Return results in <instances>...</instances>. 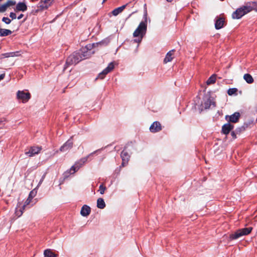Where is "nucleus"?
<instances>
[{"label":"nucleus","instance_id":"nucleus-1","mask_svg":"<svg viewBox=\"0 0 257 257\" xmlns=\"http://www.w3.org/2000/svg\"><path fill=\"white\" fill-rule=\"evenodd\" d=\"M90 56V52L85 49L74 52L67 58L64 69L69 65H76L81 60L89 58Z\"/></svg>","mask_w":257,"mask_h":257},{"label":"nucleus","instance_id":"nucleus-2","mask_svg":"<svg viewBox=\"0 0 257 257\" xmlns=\"http://www.w3.org/2000/svg\"><path fill=\"white\" fill-rule=\"evenodd\" d=\"M147 22H141L138 28L135 31L133 34L134 37H138V39H135V41L137 43L141 42L144 35L146 34L147 31Z\"/></svg>","mask_w":257,"mask_h":257},{"label":"nucleus","instance_id":"nucleus-3","mask_svg":"<svg viewBox=\"0 0 257 257\" xmlns=\"http://www.w3.org/2000/svg\"><path fill=\"white\" fill-rule=\"evenodd\" d=\"M252 10L251 6H244L237 9L232 15L233 19H239Z\"/></svg>","mask_w":257,"mask_h":257},{"label":"nucleus","instance_id":"nucleus-4","mask_svg":"<svg viewBox=\"0 0 257 257\" xmlns=\"http://www.w3.org/2000/svg\"><path fill=\"white\" fill-rule=\"evenodd\" d=\"M252 227L244 228L237 230L234 233L230 235L231 239H236L243 235H246L250 233Z\"/></svg>","mask_w":257,"mask_h":257},{"label":"nucleus","instance_id":"nucleus-5","mask_svg":"<svg viewBox=\"0 0 257 257\" xmlns=\"http://www.w3.org/2000/svg\"><path fill=\"white\" fill-rule=\"evenodd\" d=\"M17 98L22 100L23 103H26L31 98V94L29 92H25L24 91L19 90L17 94Z\"/></svg>","mask_w":257,"mask_h":257},{"label":"nucleus","instance_id":"nucleus-6","mask_svg":"<svg viewBox=\"0 0 257 257\" xmlns=\"http://www.w3.org/2000/svg\"><path fill=\"white\" fill-rule=\"evenodd\" d=\"M41 150V147L33 146L30 147L28 151L25 152V154L31 157L39 154Z\"/></svg>","mask_w":257,"mask_h":257},{"label":"nucleus","instance_id":"nucleus-7","mask_svg":"<svg viewBox=\"0 0 257 257\" xmlns=\"http://www.w3.org/2000/svg\"><path fill=\"white\" fill-rule=\"evenodd\" d=\"M114 65L113 62L110 63L107 67L104 69L101 72H100L98 76V78L102 79L104 78L105 75L112 71L114 68Z\"/></svg>","mask_w":257,"mask_h":257},{"label":"nucleus","instance_id":"nucleus-8","mask_svg":"<svg viewBox=\"0 0 257 257\" xmlns=\"http://www.w3.org/2000/svg\"><path fill=\"white\" fill-rule=\"evenodd\" d=\"M240 116L239 112H235L231 115H226L225 118L229 122L236 123L238 121Z\"/></svg>","mask_w":257,"mask_h":257},{"label":"nucleus","instance_id":"nucleus-9","mask_svg":"<svg viewBox=\"0 0 257 257\" xmlns=\"http://www.w3.org/2000/svg\"><path fill=\"white\" fill-rule=\"evenodd\" d=\"M162 125L160 122L155 121L150 127V132L153 133L159 132L162 130Z\"/></svg>","mask_w":257,"mask_h":257},{"label":"nucleus","instance_id":"nucleus-10","mask_svg":"<svg viewBox=\"0 0 257 257\" xmlns=\"http://www.w3.org/2000/svg\"><path fill=\"white\" fill-rule=\"evenodd\" d=\"M52 1L53 0H41L39 3L38 8L41 10H46L51 5Z\"/></svg>","mask_w":257,"mask_h":257},{"label":"nucleus","instance_id":"nucleus-11","mask_svg":"<svg viewBox=\"0 0 257 257\" xmlns=\"http://www.w3.org/2000/svg\"><path fill=\"white\" fill-rule=\"evenodd\" d=\"M121 158L122 161L121 166L124 167L126 165V164H127L130 158V156L125 150H123L121 153Z\"/></svg>","mask_w":257,"mask_h":257},{"label":"nucleus","instance_id":"nucleus-12","mask_svg":"<svg viewBox=\"0 0 257 257\" xmlns=\"http://www.w3.org/2000/svg\"><path fill=\"white\" fill-rule=\"evenodd\" d=\"M73 141L71 139L68 140L60 149L61 152H66L72 148Z\"/></svg>","mask_w":257,"mask_h":257},{"label":"nucleus","instance_id":"nucleus-13","mask_svg":"<svg viewBox=\"0 0 257 257\" xmlns=\"http://www.w3.org/2000/svg\"><path fill=\"white\" fill-rule=\"evenodd\" d=\"M233 128V125L230 123H227L224 124L222 127V133L225 135H228L229 132Z\"/></svg>","mask_w":257,"mask_h":257},{"label":"nucleus","instance_id":"nucleus-14","mask_svg":"<svg viewBox=\"0 0 257 257\" xmlns=\"http://www.w3.org/2000/svg\"><path fill=\"white\" fill-rule=\"evenodd\" d=\"M90 207L86 205H84L81 208L80 213L83 216H87L90 214Z\"/></svg>","mask_w":257,"mask_h":257},{"label":"nucleus","instance_id":"nucleus-15","mask_svg":"<svg viewBox=\"0 0 257 257\" xmlns=\"http://www.w3.org/2000/svg\"><path fill=\"white\" fill-rule=\"evenodd\" d=\"M174 50H172L168 52L166 55V57L164 60V63L171 62L174 58Z\"/></svg>","mask_w":257,"mask_h":257},{"label":"nucleus","instance_id":"nucleus-16","mask_svg":"<svg viewBox=\"0 0 257 257\" xmlns=\"http://www.w3.org/2000/svg\"><path fill=\"white\" fill-rule=\"evenodd\" d=\"M27 10V6L25 3L20 2L17 4L15 9L16 11L25 12Z\"/></svg>","mask_w":257,"mask_h":257},{"label":"nucleus","instance_id":"nucleus-17","mask_svg":"<svg viewBox=\"0 0 257 257\" xmlns=\"http://www.w3.org/2000/svg\"><path fill=\"white\" fill-rule=\"evenodd\" d=\"M94 153L95 152L89 154L88 156L81 159L79 161L76 162L75 165H76L77 167H78V169H79L80 167H81L84 164V163L87 161L88 157L93 154H94Z\"/></svg>","mask_w":257,"mask_h":257},{"label":"nucleus","instance_id":"nucleus-18","mask_svg":"<svg viewBox=\"0 0 257 257\" xmlns=\"http://www.w3.org/2000/svg\"><path fill=\"white\" fill-rule=\"evenodd\" d=\"M224 23V20L222 18H219L216 20L215 27L218 30L223 27Z\"/></svg>","mask_w":257,"mask_h":257},{"label":"nucleus","instance_id":"nucleus-19","mask_svg":"<svg viewBox=\"0 0 257 257\" xmlns=\"http://www.w3.org/2000/svg\"><path fill=\"white\" fill-rule=\"evenodd\" d=\"M125 7L126 5H123L121 7L115 9L112 11V14L114 16H116L123 11V10L125 9Z\"/></svg>","mask_w":257,"mask_h":257},{"label":"nucleus","instance_id":"nucleus-20","mask_svg":"<svg viewBox=\"0 0 257 257\" xmlns=\"http://www.w3.org/2000/svg\"><path fill=\"white\" fill-rule=\"evenodd\" d=\"M12 32L8 29H1L0 28V36L5 37L11 35Z\"/></svg>","mask_w":257,"mask_h":257},{"label":"nucleus","instance_id":"nucleus-21","mask_svg":"<svg viewBox=\"0 0 257 257\" xmlns=\"http://www.w3.org/2000/svg\"><path fill=\"white\" fill-rule=\"evenodd\" d=\"M97 207L100 209H103L105 207V203L102 198H99L97 199Z\"/></svg>","mask_w":257,"mask_h":257},{"label":"nucleus","instance_id":"nucleus-22","mask_svg":"<svg viewBox=\"0 0 257 257\" xmlns=\"http://www.w3.org/2000/svg\"><path fill=\"white\" fill-rule=\"evenodd\" d=\"M243 79L245 81L249 84H251L253 82V79L251 75L249 74L246 73L243 76Z\"/></svg>","mask_w":257,"mask_h":257},{"label":"nucleus","instance_id":"nucleus-23","mask_svg":"<svg viewBox=\"0 0 257 257\" xmlns=\"http://www.w3.org/2000/svg\"><path fill=\"white\" fill-rule=\"evenodd\" d=\"M216 75L215 74L212 75L207 80L206 84L209 85L214 84L216 81Z\"/></svg>","mask_w":257,"mask_h":257},{"label":"nucleus","instance_id":"nucleus-24","mask_svg":"<svg viewBox=\"0 0 257 257\" xmlns=\"http://www.w3.org/2000/svg\"><path fill=\"white\" fill-rule=\"evenodd\" d=\"M44 255L46 257H57V254L53 252L50 249H47L44 251Z\"/></svg>","mask_w":257,"mask_h":257},{"label":"nucleus","instance_id":"nucleus-25","mask_svg":"<svg viewBox=\"0 0 257 257\" xmlns=\"http://www.w3.org/2000/svg\"><path fill=\"white\" fill-rule=\"evenodd\" d=\"M211 105H215V103L210 98L208 99L204 103V107L206 109L209 108Z\"/></svg>","mask_w":257,"mask_h":257},{"label":"nucleus","instance_id":"nucleus-26","mask_svg":"<svg viewBox=\"0 0 257 257\" xmlns=\"http://www.w3.org/2000/svg\"><path fill=\"white\" fill-rule=\"evenodd\" d=\"M14 56L15 53L14 52L4 53L1 55L0 59H3L4 58H8L10 57H14Z\"/></svg>","mask_w":257,"mask_h":257},{"label":"nucleus","instance_id":"nucleus-27","mask_svg":"<svg viewBox=\"0 0 257 257\" xmlns=\"http://www.w3.org/2000/svg\"><path fill=\"white\" fill-rule=\"evenodd\" d=\"M237 91V89L236 88H229L227 91V93L229 95H232L235 94Z\"/></svg>","mask_w":257,"mask_h":257},{"label":"nucleus","instance_id":"nucleus-28","mask_svg":"<svg viewBox=\"0 0 257 257\" xmlns=\"http://www.w3.org/2000/svg\"><path fill=\"white\" fill-rule=\"evenodd\" d=\"M24 210V209H23V207L20 208L19 209L18 208H16V211H15V213H16V215L18 217L21 216L22 215L23 213V210Z\"/></svg>","mask_w":257,"mask_h":257},{"label":"nucleus","instance_id":"nucleus-29","mask_svg":"<svg viewBox=\"0 0 257 257\" xmlns=\"http://www.w3.org/2000/svg\"><path fill=\"white\" fill-rule=\"evenodd\" d=\"M106 190V188L103 184H101L99 186L98 191L101 194H103L105 191Z\"/></svg>","mask_w":257,"mask_h":257},{"label":"nucleus","instance_id":"nucleus-30","mask_svg":"<svg viewBox=\"0 0 257 257\" xmlns=\"http://www.w3.org/2000/svg\"><path fill=\"white\" fill-rule=\"evenodd\" d=\"M79 169H78V167L76 166L75 164L71 167V168L70 169V173L71 174H74L75 172H76L77 171H78Z\"/></svg>","mask_w":257,"mask_h":257},{"label":"nucleus","instance_id":"nucleus-31","mask_svg":"<svg viewBox=\"0 0 257 257\" xmlns=\"http://www.w3.org/2000/svg\"><path fill=\"white\" fill-rule=\"evenodd\" d=\"M8 7L6 4H4L2 5H0V13H4L6 11Z\"/></svg>","mask_w":257,"mask_h":257},{"label":"nucleus","instance_id":"nucleus-32","mask_svg":"<svg viewBox=\"0 0 257 257\" xmlns=\"http://www.w3.org/2000/svg\"><path fill=\"white\" fill-rule=\"evenodd\" d=\"M5 4L7 5V7L8 8L10 6L15 5L16 4V2L15 1H8Z\"/></svg>","mask_w":257,"mask_h":257},{"label":"nucleus","instance_id":"nucleus-33","mask_svg":"<svg viewBox=\"0 0 257 257\" xmlns=\"http://www.w3.org/2000/svg\"><path fill=\"white\" fill-rule=\"evenodd\" d=\"M2 21L6 24H10L11 22V20L8 17H3Z\"/></svg>","mask_w":257,"mask_h":257},{"label":"nucleus","instance_id":"nucleus-34","mask_svg":"<svg viewBox=\"0 0 257 257\" xmlns=\"http://www.w3.org/2000/svg\"><path fill=\"white\" fill-rule=\"evenodd\" d=\"M251 7L252 8V10L257 11V2H252Z\"/></svg>","mask_w":257,"mask_h":257},{"label":"nucleus","instance_id":"nucleus-35","mask_svg":"<svg viewBox=\"0 0 257 257\" xmlns=\"http://www.w3.org/2000/svg\"><path fill=\"white\" fill-rule=\"evenodd\" d=\"M10 17L12 18V20L16 19L17 18L16 14L13 12H11L10 14Z\"/></svg>","mask_w":257,"mask_h":257},{"label":"nucleus","instance_id":"nucleus-36","mask_svg":"<svg viewBox=\"0 0 257 257\" xmlns=\"http://www.w3.org/2000/svg\"><path fill=\"white\" fill-rule=\"evenodd\" d=\"M31 202V201H30L29 199H27L26 201L25 202L24 205L23 206V209H25V207L29 205L30 203Z\"/></svg>","mask_w":257,"mask_h":257},{"label":"nucleus","instance_id":"nucleus-37","mask_svg":"<svg viewBox=\"0 0 257 257\" xmlns=\"http://www.w3.org/2000/svg\"><path fill=\"white\" fill-rule=\"evenodd\" d=\"M231 135L233 139H235L236 138L235 132L234 131H232L231 133Z\"/></svg>","mask_w":257,"mask_h":257},{"label":"nucleus","instance_id":"nucleus-38","mask_svg":"<svg viewBox=\"0 0 257 257\" xmlns=\"http://www.w3.org/2000/svg\"><path fill=\"white\" fill-rule=\"evenodd\" d=\"M5 77V73L2 74L0 75V81L3 80Z\"/></svg>","mask_w":257,"mask_h":257},{"label":"nucleus","instance_id":"nucleus-39","mask_svg":"<svg viewBox=\"0 0 257 257\" xmlns=\"http://www.w3.org/2000/svg\"><path fill=\"white\" fill-rule=\"evenodd\" d=\"M24 16V15L21 14V15H20L18 17V20H20Z\"/></svg>","mask_w":257,"mask_h":257},{"label":"nucleus","instance_id":"nucleus-40","mask_svg":"<svg viewBox=\"0 0 257 257\" xmlns=\"http://www.w3.org/2000/svg\"><path fill=\"white\" fill-rule=\"evenodd\" d=\"M32 192L31 191V192H30V194H29V196L28 198H27V199H29V200H30V201H31V200H32V198H33V197H30V196H31V195L32 194Z\"/></svg>","mask_w":257,"mask_h":257},{"label":"nucleus","instance_id":"nucleus-41","mask_svg":"<svg viewBox=\"0 0 257 257\" xmlns=\"http://www.w3.org/2000/svg\"><path fill=\"white\" fill-rule=\"evenodd\" d=\"M167 2H172L173 0H166Z\"/></svg>","mask_w":257,"mask_h":257},{"label":"nucleus","instance_id":"nucleus-42","mask_svg":"<svg viewBox=\"0 0 257 257\" xmlns=\"http://www.w3.org/2000/svg\"><path fill=\"white\" fill-rule=\"evenodd\" d=\"M44 177V176L42 178V179H41V180L40 182H42V181H43Z\"/></svg>","mask_w":257,"mask_h":257},{"label":"nucleus","instance_id":"nucleus-43","mask_svg":"<svg viewBox=\"0 0 257 257\" xmlns=\"http://www.w3.org/2000/svg\"><path fill=\"white\" fill-rule=\"evenodd\" d=\"M107 0H103V3H104L105 1H106Z\"/></svg>","mask_w":257,"mask_h":257},{"label":"nucleus","instance_id":"nucleus-44","mask_svg":"<svg viewBox=\"0 0 257 257\" xmlns=\"http://www.w3.org/2000/svg\"><path fill=\"white\" fill-rule=\"evenodd\" d=\"M236 132H240V130L238 131L237 130H236Z\"/></svg>","mask_w":257,"mask_h":257},{"label":"nucleus","instance_id":"nucleus-45","mask_svg":"<svg viewBox=\"0 0 257 257\" xmlns=\"http://www.w3.org/2000/svg\"><path fill=\"white\" fill-rule=\"evenodd\" d=\"M19 205H17V208H18V207H19Z\"/></svg>","mask_w":257,"mask_h":257},{"label":"nucleus","instance_id":"nucleus-46","mask_svg":"<svg viewBox=\"0 0 257 257\" xmlns=\"http://www.w3.org/2000/svg\"><path fill=\"white\" fill-rule=\"evenodd\" d=\"M19 205H17V208H18V207H19Z\"/></svg>","mask_w":257,"mask_h":257}]
</instances>
